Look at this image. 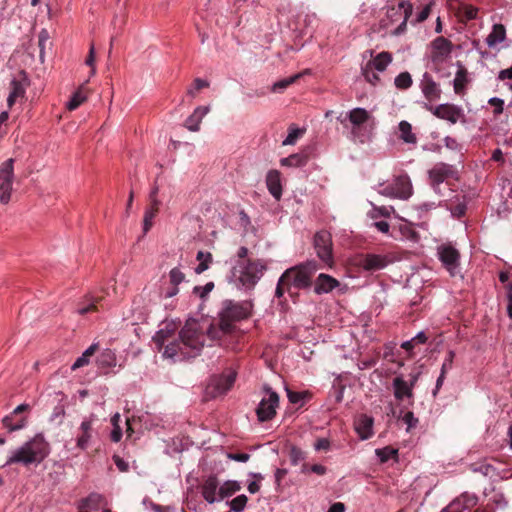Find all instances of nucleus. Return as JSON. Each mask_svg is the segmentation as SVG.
<instances>
[{
  "instance_id": "obj_30",
  "label": "nucleus",
  "mask_w": 512,
  "mask_h": 512,
  "mask_svg": "<svg viewBox=\"0 0 512 512\" xmlns=\"http://www.w3.org/2000/svg\"><path fill=\"white\" fill-rule=\"evenodd\" d=\"M392 61V55L389 52H381L372 60L368 61L369 67L375 68L377 71H384Z\"/></svg>"
},
{
  "instance_id": "obj_19",
  "label": "nucleus",
  "mask_w": 512,
  "mask_h": 512,
  "mask_svg": "<svg viewBox=\"0 0 512 512\" xmlns=\"http://www.w3.org/2000/svg\"><path fill=\"white\" fill-rule=\"evenodd\" d=\"M393 395L399 403L407 400L409 404H413L414 392L411 385L408 384L403 375L396 376L392 381Z\"/></svg>"
},
{
  "instance_id": "obj_14",
  "label": "nucleus",
  "mask_w": 512,
  "mask_h": 512,
  "mask_svg": "<svg viewBox=\"0 0 512 512\" xmlns=\"http://www.w3.org/2000/svg\"><path fill=\"white\" fill-rule=\"evenodd\" d=\"M29 411L30 405L20 404L9 415L3 418V426L11 432L24 428L27 422V417L24 416V413Z\"/></svg>"
},
{
  "instance_id": "obj_34",
  "label": "nucleus",
  "mask_w": 512,
  "mask_h": 512,
  "mask_svg": "<svg viewBox=\"0 0 512 512\" xmlns=\"http://www.w3.org/2000/svg\"><path fill=\"white\" fill-rule=\"evenodd\" d=\"M241 489L237 481H226L220 486L218 491V500H223Z\"/></svg>"
},
{
  "instance_id": "obj_41",
  "label": "nucleus",
  "mask_w": 512,
  "mask_h": 512,
  "mask_svg": "<svg viewBox=\"0 0 512 512\" xmlns=\"http://www.w3.org/2000/svg\"><path fill=\"white\" fill-rule=\"evenodd\" d=\"M467 83V70L464 67H460L456 72L454 78V91L456 94H460Z\"/></svg>"
},
{
  "instance_id": "obj_10",
  "label": "nucleus",
  "mask_w": 512,
  "mask_h": 512,
  "mask_svg": "<svg viewBox=\"0 0 512 512\" xmlns=\"http://www.w3.org/2000/svg\"><path fill=\"white\" fill-rule=\"evenodd\" d=\"M267 397H263L260 401L256 414L260 422L271 420L276 415V408L279 405V396L271 388H266Z\"/></svg>"
},
{
  "instance_id": "obj_9",
  "label": "nucleus",
  "mask_w": 512,
  "mask_h": 512,
  "mask_svg": "<svg viewBox=\"0 0 512 512\" xmlns=\"http://www.w3.org/2000/svg\"><path fill=\"white\" fill-rule=\"evenodd\" d=\"M13 163L12 158L3 162L0 166V202L7 204L11 198L13 184Z\"/></svg>"
},
{
  "instance_id": "obj_26",
  "label": "nucleus",
  "mask_w": 512,
  "mask_h": 512,
  "mask_svg": "<svg viewBox=\"0 0 512 512\" xmlns=\"http://www.w3.org/2000/svg\"><path fill=\"white\" fill-rule=\"evenodd\" d=\"M266 185L270 194L280 200L282 196L281 174L278 170H270L266 176Z\"/></svg>"
},
{
  "instance_id": "obj_23",
  "label": "nucleus",
  "mask_w": 512,
  "mask_h": 512,
  "mask_svg": "<svg viewBox=\"0 0 512 512\" xmlns=\"http://www.w3.org/2000/svg\"><path fill=\"white\" fill-rule=\"evenodd\" d=\"M236 380V373L230 371L214 380L212 394L214 397L227 393L233 386Z\"/></svg>"
},
{
  "instance_id": "obj_22",
  "label": "nucleus",
  "mask_w": 512,
  "mask_h": 512,
  "mask_svg": "<svg viewBox=\"0 0 512 512\" xmlns=\"http://www.w3.org/2000/svg\"><path fill=\"white\" fill-rule=\"evenodd\" d=\"M386 256L378 254H366L360 260V265L368 271H376L385 268L388 264Z\"/></svg>"
},
{
  "instance_id": "obj_20",
  "label": "nucleus",
  "mask_w": 512,
  "mask_h": 512,
  "mask_svg": "<svg viewBox=\"0 0 512 512\" xmlns=\"http://www.w3.org/2000/svg\"><path fill=\"white\" fill-rule=\"evenodd\" d=\"M478 498L473 494L463 493L453 500L446 508L448 512H473Z\"/></svg>"
},
{
  "instance_id": "obj_31",
  "label": "nucleus",
  "mask_w": 512,
  "mask_h": 512,
  "mask_svg": "<svg viewBox=\"0 0 512 512\" xmlns=\"http://www.w3.org/2000/svg\"><path fill=\"white\" fill-rule=\"evenodd\" d=\"M92 423L89 420H85L81 423L80 431L81 434L77 438V446L84 450L86 449L88 442L91 438Z\"/></svg>"
},
{
  "instance_id": "obj_21",
  "label": "nucleus",
  "mask_w": 512,
  "mask_h": 512,
  "mask_svg": "<svg viewBox=\"0 0 512 512\" xmlns=\"http://www.w3.org/2000/svg\"><path fill=\"white\" fill-rule=\"evenodd\" d=\"M413 11V5L408 1H401L397 7H393L388 10V17L393 18L396 15L403 17L401 24L395 29L394 34L400 35L406 29V23Z\"/></svg>"
},
{
  "instance_id": "obj_36",
  "label": "nucleus",
  "mask_w": 512,
  "mask_h": 512,
  "mask_svg": "<svg viewBox=\"0 0 512 512\" xmlns=\"http://www.w3.org/2000/svg\"><path fill=\"white\" fill-rule=\"evenodd\" d=\"M301 77L302 73H297L290 77L279 80L273 84L271 91L274 93H282L285 89H287L290 85L294 84Z\"/></svg>"
},
{
  "instance_id": "obj_38",
  "label": "nucleus",
  "mask_w": 512,
  "mask_h": 512,
  "mask_svg": "<svg viewBox=\"0 0 512 512\" xmlns=\"http://www.w3.org/2000/svg\"><path fill=\"white\" fill-rule=\"evenodd\" d=\"M375 453L381 463H386L390 459H394L396 462L398 461V449H395L392 446L376 449Z\"/></svg>"
},
{
  "instance_id": "obj_43",
  "label": "nucleus",
  "mask_w": 512,
  "mask_h": 512,
  "mask_svg": "<svg viewBox=\"0 0 512 512\" xmlns=\"http://www.w3.org/2000/svg\"><path fill=\"white\" fill-rule=\"evenodd\" d=\"M394 83L398 89L406 90L412 86L413 81L410 73L405 71L396 76Z\"/></svg>"
},
{
  "instance_id": "obj_56",
  "label": "nucleus",
  "mask_w": 512,
  "mask_h": 512,
  "mask_svg": "<svg viewBox=\"0 0 512 512\" xmlns=\"http://www.w3.org/2000/svg\"><path fill=\"white\" fill-rule=\"evenodd\" d=\"M305 395H306L305 393L295 392L290 389H287V397H288L289 401L293 404H297L300 401H302Z\"/></svg>"
},
{
  "instance_id": "obj_15",
  "label": "nucleus",
  "mask_w": 512,
  "mask_h": 512,
  "mask_svg": "<svg viewBox=\"0 0 512 512\" xmlns=\"http://www.w3.org/2000/svg\"><path fill=\"white\" fill-rule=\"evenodd\" d=\"M28 85L29 79L26 72L24 70L19 71L10 83L11 91L7 98V104L9 107H12L18 99L24 98Z\"/></svg>"
},
{
  "instance_id": "obj_51",
  "label": "nucleus",
  "mask_w": 512,
  "mask_h": 512,
  "mask_svg": "<svg viewBox=\"0 0 512 512\" xmlns=\"http://www.w3.org/2000/svg\"><path fill=\"white\" fill-rule=\"evenodd\" d=\"M84 101L85 97L81 94V92H76L67 103V109L73 111L77 109Z\"/></svg>"
},
{
  "instance_id": "obj_48",
  "label": "nucleus",
  "mask_w": 512,
  "mask_h": 512,
  "mask_svg": "<svg viewBox=\"0 0 512 512\" xmlns=\"http://www.w3.org/2000/svg\"><path fill=\"white\" fill-rule=\"evenodd\" d=\"M213 289L214 283L208 282L204 286H195L193 289V293L204 300Z\"/></svg>"
},
{
  "instance_id": "obj_2",
  "label": "nucleus",
  "mask_w": 512,
  "mask_h": 512,
  "mask_svg": "<svg viewBox=\"0 0 512 512\" xmlns=\"http://www.w3.org/2000/svg\"><path fill=\"white\" fill-rule=\"evenodd\" d=\"M49 454V444L42 434L35 435L30 441L17 449L6 462V465L22 463L29 465L42 462Z\"/></svg>"
},
{
  "instance_id": "obj_53",
  "label": "nucleus",
  "mask_w": 512,
  "mask_h": 512,
  "mask_svg": "<svg viewBox=\"0 0 512 512\" xmlns=\"http://www.w3.org/2000/svg\"><path fill=\"white\" fill-rule=\"evenodd\" d=\"M454 358H455V353H454V351L450 350L442 364V367H441L442 373L446 374L449 370L452 369Z\"/></svg>"
},
{
  "instance_id": "obj_16",
  "label": "nucleus",
  "mask_w": 512,
  "mask_h": 512,
  "mask_svg": "<svg viewBox=\"0 0 512 512\" xmlns=\"http://www.w3.org/2000/svg\"><path fill=\"white\" fill-rule=\"evenodd\" d=\"M454 174L453 167L451 165L445 164V163H438L436 164L430 171H429V178L431 186L433 187L434 191L438 194L441 193L440 191V185L448 178L452 177Z\"/></svg>"
},
{
  "instance_id": "obj_46",
  "label": "nucleus",
  "mask_w": 512,
  "mask_h": 512,
  "mask_svg": "<svg viewBox=\"0 0 512 512\" xmlns=\"http://www.w3.org/2000/svg\"><path fill=\"white\" fill-rule=\"evenodd\" d=\"M289 458L293 465H298L299 462L306 458V453L299 447L292 446L289 451Z\"/></svg>"
},
{
  "instance_id": "obj_47",
  "label": "nucleus",
  "mask_w": 512,
  "mask_h": 512,
  "mask_svg": "<svg viewBox=\"0 0 512 512\" xmlns=\"http://www.w3.org/2000/svg\"><path fill=\"white\" fill-rule=\"evenodd\" d=\"M247 501L248 498L246 495H239L230 502V508L234 512H241L245 508Z\"/></svg>"
},
{
  "instance_id": "obj_49",
  "label": "nucleus",
  "mask_w": 512,
  "mask_h": 512,
  "mask_svg": "<svg viewBox=\"0 0 512 512\" xmlns=\"http://www.w3.org/2000/svg\"><path fill=\"white\" fill-rule=\"evenodd\" d=\"M169 278L172 286H178L184 281L185 275L179 268L175 267L170 271Z\"/></svg>"
},
{
  "instance_id": "obj_1",
  "label": "nucleus",
  "mask_w": 512,
  "mask_h": 512,
  "mask_svg": "<svg viewBox=\"0 0 512 512\" xmlns=\"http://www.w3.org/2000/svg\"><path fill=\"white\" fill-rule=\"evenodd\" d=\"M252 303L250 301L236 302L224 300L218 312V324H210L206 330L207 336L221 342L224 336L233 334L237 329V323L251 316Z\"/></svg>"
},
{
  "instance_id": "obj_17",
  "label": "nucleus",
  "mask_w": 512,
  "mask_h": 512,
  "mask_svg": "<svg viewBox=\"0 0 512 512\" xmlns=\"http://www.w3.org/2000/svg\"><path fill=\"white\" fill-rule=\"evenodd\" d=\"M419 87L428 102H436L441 98L440 85L433 79L432 75L425 72L419 83Z\"/></svg>"
},
{
  "instance_id": "obj_63",
  "label": "nucleus",
  "mask_w": 512,
  "mask_h": 512,
  "mask_svg": "<svg viewBox=\"0 0 512 512\" xmlns=\"http://www.w3.org/2000/svg\"><path fill=\"white\" fill-rule=\"evenodd\" d=\"M346 507L345 504L342 502H335L333 503L327 512H345Z\"/></svg>"
},
{
  "instance_id": "obj_29",
  "label": "nucleus",
  "mask_w": 512,
  "mask_h": 512,
  "mask_svg": "<svg viewBox=\"0 0 512 512\" xmlns=\"http://www.w3.org/2000/svg\"><path fill=\"white\" fill-rule=\"evenodd\" d=\"M506 38V29L502 24H494L492 31L486 38V43L489 47H494L498 43H501Z\"/></svg>"
},
{
  "instance_id": "obj_33",
  "label": "nucleus",
  "mask_w": 512,
  "mask_h": 512,
  "mask_svg": "<svg viewBox=\"0 0 512 512\" xmlns=\"http://www.w3.org/2000/svg\"><path fill=\"white\" fill-rule=\"evenodd\" d=\"M196 260L199 261V264L195 268V273L202 274L210 267V264L213 261V256L210 252L199 251L197 253Z\"/></svg>"
},
{
  "instance_id": "obj_54",
  "label": "nucleus",
  "mask_w": 512,
  "mask_h": 512,
  "mask_svg": "<svg viewBox=\"0 0 512 512\" xmlns=\"http://www.w3.org/2000/svg\"><path fill=\"white\" fill-rule=\"evenodd\" d=\"M489 105L494 107V114L499 115L503 112L504 101L500 98L493 97L488 101Z\"/></svg>"
},
{
  "instance_id": "obj_28",
  "label": "nucleus",
  "mask_w": 512,
  "mask_h": 512,
  "mask_svg": "<svg viewBox=\"0 0 512 512\" xmlns=\"http://www.w3.org/2000/svg\"><path fill=\"white\" fill-rule=\"evenodd\" d=\"M209 112V108L205 106L197 107L194 112L186 119L185 127L192 132H197L200 129V123L203 117Z\"/></svg>"
},
{
  "instance_id": "obj_12",
  "label": "nucleus",
  "mask_w": 512,
  "mask_h": 512,
  "mask_svg": "<svg viewBox=\"0 0 512 512\" xmlns=\"http://www.w3.org/2000/svg\"><path fill=\"white\" fill-rule=\"evenodd\" d=\"M438 256L450 275L455 276L459 268V251L449 244H444L438 247Z\"/></svg>"
},
{
  "instance_id": "obj_13",
  "label": "nucleus",
  "mask_w": 512,
  "mask_h": 512,
  "mask_svg": "<svg viewBox=\"0 0 512 512\" xmlns=\"http://www.w3.org/2000/svg\"><path fill=\"white\" fill-rule=\"evenodd\" d=\"M453 44L443 36L435 38L431 43L430 58L434 64L444 63L452 53Z\"/></svg>"
},
{
  "instance_id": "obj_50",
  "label": "nucleus",
  "mask_w": 512,
  "mask_h": 512,
  "mask_svg": "<svg viewBox=\"0 0 512 512\" xmlns=\"http://www.w3.org/2000/svg\"><path fill=\"white\" fill-rule=\"evenodd\" d=\"M101 297L91 298L90 303L86 306H82L78 309V313L81 315H85L90 312L98 311V302L101 300Z\"/></svg>"
},
{
  "instance_id": "obj_59",
  "label": "nucleus",
  "mask_w": 512,
  "mask_h": 512,
  "mask_svg": "<svg viewBox=\"0 0 512 512\" xmlns=\"http://www.w3.org/2000/svg\"><path fill=\"white\" fill-rule=\"evenodd\" d=\"M114 463L121 472H126L129 469V465L121 457L115 455L113 457Z\"/></svg>"
},
{
  "instance_id": "obj_64",
  "label": "nucleus",
  "mask_w": 512,
  "mask_h": 512,
  "mask_svg": "<svg viewBox=\"0 0 512 512\" xmlns=\"http://www.w3.org/2000/svg\"><path fill=\"white\" fill-rule=\"evenodd\" d=\"M208 86H209V83L207 81H205V80H202L200 78H196L194 80V90L195 91H199V90H201L203 88H206Z\"/></svg>"
},
{
  "instance_id": "obj_58",
  "label": "nucleus",
  "mask_w": 512,
  "mask_h": 512,
  "mask_svg": "<svg viewBox=\"0 0 512 512\" xmlns=\"http://www.w3.org/2000/svg\"><path fill=\"white\" fill-rule=\"evenodd\" d=\"M94 63H95V51H94V46L91 45L89 54L86 58V64L91 67V74H95V72H96Z\"/></svg>"
},
{
  "instance_id": "obj_55",
  "label": "nucleus",
  "mask_w": 512,
  "mask_h": 512,
  "mask_svg": "<svg viewBox=\"0 0 512 512\" xmlns=\"http://www.w3.org/2000/svg\"><path fill=\"white\" fill-rule=\"evenodd\" d=\"M316 451H328L330 449V441L327 438H319L314 443Z\"/></svg>"
},
{
  "instance_id": "obj_44",
  "label": "nucleus",
  "mask_w": 512,
  "mask_h": 512,
  "mask_svg": "<svg viewBox=\"0 0 512 512\" xmlns=\"http://www.w3.org/2000/svg\"><path fill=\"white\" fill-rule=\"evenodd\" d=\"M374 70L376 69L369 67L368 63L362 67V75L364 76L365 80L372 85H376L380 81L378 74L375 73Z\"/></svg>"
},
{
  "instance_id": "obj_8",
  "label": "nucleus",
  "mask_w": 512,
  "mask_h": 512,
  "mask_svg": "<svg viewBox=\"0 0 512 512\" xmlns=\"http://www.w3.org/2000/svg\"><path fill=\"white\" fill-rule=\"evenodd\" d=\"M314 249L319 259L331 267L333 264L332 236L328 231L321 230L315 234Z\"/></svg>"
},
{
  "instance_id": "obj_40",
  "label": "nucleus",
  "mask_w": 512,
  "mask_h": 512,
  "mask_svg": "<svg viewBox=\"0 0 512 512\" xmlns=\"http://www.w3.org/2000/svg\"><path fill=\"white\" fill-rule=\"evenodd\" d=\"M98 346L97 344H92L90 347H88L85 352L82 354L81 357H79L74 364L72 365V370H76L80 367H83L89 363V358L94 355V353L97 351Z\"/></svg>"
},
{
  "instance_id": "obj_45",
  "label": "nucleus",
  "mask_w": 512,
  "mask_h": 512,
  "mask_svg": "<svg viewBox=\"0 0 512 512\" xmlns=\"http://www.w3.org/2000/svg\"><path fill=\"white\" fill-rule=\"evenodd\" d=\"M102 500V495L96 493L90 494L82 501L81 508L96 509Z\"/></svg>"
},
{
  "instance_id": "obj_42",
  "label": "nucleus",
  "mask_w": 512,
  "mask_h": 512,
  "mask_svg": "<svg viewBox=\"0 0 512 512\" xmlns=\"http://www.w3.org/2000/svg\"><path fill=\"white\" fill-rule=\"evenodd\" d=\"M305 133V129L297 128L294 124L290 125L289 133L283 141V145H293Z\"/></svg>"
},
{
  "instance_id": "obj_25",
  "label": "nucleus",
  "mask_w": 512,
  "mask_h": 512,
  "mask_svg": "<svg viewBox=\"0 0 512 512\" xmlns=\"http://www.w3.org/2000/svg\"><path fill=\"white\" fill-rule=\"evenodd\" d=\"M339 286L337 279L333 278L328 274L321 273L317 277L314 284V292L316 294H323L331 292L334 288Z\"/></svg>"
},
{
  "instance_id": "obj_24",
  "label": "nucleus",
  "mask_w": 512,
  "mask_h": 512,
  "mask_svg": "<svg viewBox=\"0 0 512 512\" xmlns=\"http://www.w3.org/2000/svg\"><path fill=\"white\" fill-rule=\"evenodd\" d=\"M373 423L372 417L366 414H360L355 420V429L361 439H369L373 435Z\"/></svg>"
},
{
  "instance_id": "obj_6",
  "label": "nucleus",
  "mask_w": 512,
  "mask_h": 512,
  "mask_svg": "<svg viewBox=\"0 0 512 512\" xmlns=\"http://www.w3.org/2000/svg\"><path fill=\"white\" fill-rule=\"evenodd\" d=\"M372 118L373 117L366 109L357 107V108L350 110L348 113H346V116L344 119H341V116H340V117H338V120H340V122L344 125H345V121L348 120L350 122V124L352 125L351 135H352L353 139H359L360 142L363 143L364 142V139L362 138L363 137V134H362L363 125L366 124Z\"/></svg>"
},
{
  "instance_id": "obj_4",
  "label": "nucleus",
  "mask_w": 512,
  "mask_h": 512,
  "mask_svg": "<svg viewBox=\"0 0 512 512\" xmlns=\"http://www.w3.org/2000/svg\"><path fill=\"white\" fill-rule=\"evenodd\" d=\"M179 339L189 351V357L198 356L205 344L204 330L199 321L188 319L179 332Z\"/></svg>"
},
{
  "instance_id": "obj_27",
  "label": "nucleus",
  "mask_w": 512,
  "mask_h": 512,
  "mask_svg": "<svg viewBox=\"0 0 512 512\" xmlns=\"http://www.w3.org/2000/svg\"><path fill=\"white\" fill-rule=\"evenodd\" d=\"M219 481L216 476L208 477L202 485V495L209 503L218 500Z\"/></svg>"
},
{
  "instance_id": "obj_32",
  "label": "nucleus",
  "mask_w": 512,
  "mask_h": 512,
  "mask_svg": "<svg viewBox=\"0 0 512 512\" xmlns=\"http://www.w3.org/2000/svg\"><path fill=\"white\" fill-rule=\"evenodd\" d=\"M308 161V156L306 154H292L286 158L281 159L282 166L288 167H301L304 166Z\"/></svg>"
},
{
  "instance_id": "obj_3",
  "label": "nucleus",
  "mask_w": 512,
  "mask_h": 512,
  "mask_svg": "<svg viewBox=\"0 0 512 512\" xmlns=\"http://www.w3.org/2000/svg\"><path fill=\"white\" fill-rule=\"evenodd\" d=\"M318 270L316 261H307L305 263L288 268L281 275V282H288V293L294 298L298 296L292 288L297 290L309 289L313 284V276Z\"/></svg>"
},
{
  "instance_id": "obj_37",
  "label": "nucleus",
  "mask_w": 512,
  "mask_h": 512,
  "mask_svg": "<svg viewBox=\"0 0 512 512\" xmlns=\"http://www.w3.org/2000/svg\"><path fill=\"white\" fill-rule=\"evenodd\" d=\"M97 363L100 367L109 368L116 365V356L111 349H105L97 357Z\"/></svg>"
},
{
  "instance_id": "obj_5",
  "label": "nucleus",
  "mask_w": 512,
  "mask_h": 512,
  "mask_svg": "<svg viewBox=\"0 0 512 512\" xmlns=\"http://www.w3.org/2000/svg\"><path fill=\"white\" fill-rule=\"evenodd\" d=\"M266 269L261 260L248 259L245 265H241L239 282L247 289L253 288L261 279Z\"/></svg>"
},
{
  "instance_id": "obj_18",
  "label": "nucleus",
  "mask_w": 512,
  "mask_h": 512,
  "mask_svg": "<svg viewBox=\"0 0 512 512\" xmlns=\"http://www.w3.org/2000/svg\"><path fill=\"white\" fill-rule=\"evenodd\" d=\"M425 108L432 112L437 118L447 120L452 124L457 123L461 116V109L453 104H440L436 107L426 104Z\"/></svg>"
},
{
  "instance_id": "obj_52",
  "label": "nucleus",
  "mask_w": 512,
  "mask_h": 512,
  "mask_svg": "<svg viewBox=\"0 0 512 512\" xmlns=\"http://www.w3.org/2000/svg\"><path fill=\"white\" fill-rule=\"evenodd\" d=\"M392 212H394V208L392 206L374 207L373 212L371 213V217L372 218H376L378 216L389 217Z\"/></svg>"
},
{
  "instance_id": "obj_11",
  "label": "nucleus",
  "mask_w": 512,
  "mask_h": 512,
  "mask_svg": "<svg viewBox=\"0 0 512 512\" xmlns=\"http://www.w3.org/2000/svg\"><path fill=\"white\" fill-rule=\"evenodd\" d=\"M167 339V333L163 330H160L156 333L153 340L158 345L159 350L164 347L163 355L168 358H173L175 356H181L182 358H190L189 351L184 348L181 340L179 342L173 341L164 346L165 341Z\"/></svg>"
},
{
  "instance_id": "obj_62",
  "label": "nucleus",
  "mask_w": 512,
  "mask_h": 512,
  "mask_svg": "<svg viewBox=\"0 0 512 512\" xmlns=\"http://www.w3.org/2000/svg\"><path fill=\"white\" fill-rule=\"evenodd\" d=\"M229 458L238 462H247L250 458V455L247 453H233L229 454Z\"/></svg>"
},
{
  "instance_id": "obj_57",
  "label": "nucleus",
  "mask_w": 512,
  "mask_h": 512,
  "mask_svg": "<svg viewBox=\"0 0 512 512\" xmlns=\"http://www.w3.org/2000/svg\"><path fill=\"white\" fill-rule=\"evenodd\" d=\"M285 291L288 292V282H281V277L278 280L276 290H275V296L277 298L283 297Z\"/></svg>"
},
{
  "instance_id": "obj_60",
  "label": "nucleus",
  "mask_w": 512,
  "mask_h": 512,
  "mask_svg": "<svg viewBox=\"0 0 512 512\" xmlns=\"http://www.w3.org/2000/svg\"><path fill=\"white\" fill-rule=\"evenodd\" d=\"M403 421L408 425V427H415L418 420L414 417V414L410 411L406 412L403 416Z\"/></svg>"
},
{
  "instance_id": "obj_7",
  "label": "nucleus",
  "mask_w": 512,
  "mask_h": 512,
  "mask_svg": "<svg viewBox=\"0 0 512 512\" xmlns=\"http://www.w3.org/2000/svg\"><path fill=\"white\" fill-rule=\"evenodd\" d=\"M413 192L412 183L408 175L397 176L393 183L379 191L381 195L406 200Z\"/></svg>"
},
{
  "instance_id": "obj_61",
  "label": "nucleus",
  "mask_w": 512,
  "mask_h": 512,
  "mask_svg": "<svg viewBox=\"0 0 512 512\" xmlns=\"http://www.w3.org/2000/svg\"><path fill=\"white\" fill-rule=\"evenodd\" d=\"M430 12H431V4L425 5L423 7V9L421 10V12L418 14L417 21L422 22V21L426 20L429 17Z\"/></svg>"
},
{
  "instance_id": "obj_35",
  "label": "nucleus",
  "mask_w": 512,
  "mask_h": 512,
  "mask_svg": "<svg viewBox=\"0 0 512 512\" xmlns=\"http://www.w3.org/2000/svg\"><path fill=\"white\" fill-rule=\"evenodd\" d=\"M399 131H400V138L405 143L415 144L417 141V138L414 133H412V126L409 122L403 120L399 123Z\"/></svg>"
},
{
  "instance_id": "obj_39",
  "label": "nucleus",
  "mask_w": 512,
  "mask_h": 512,
  "mask_svg": "<svg viewBox=\"0 0 512 512\" xmlns=\"http://www.w3.org/2000/svg\"><path fill=\"white\" fill-rule=\"evenodd\" d=\"M159 211V205L150 204V207L146 210L143 220V233L146 234L152 227V220Z\"/></svg>"
}]
</instances>
